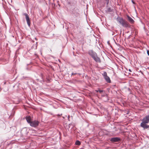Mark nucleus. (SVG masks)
I'll list each match as a JSON object with an SVG mask.
<instances>
[{
    "label": "nucleus",
    "mask_w": 149,
    "mask_h": 149,
    "mask_svg": "<svg viewBox=\"0 0 149 149\" xmlns=\"http://www.w3.org/2000/svg\"><path fill=\"white\" fill-rule=\"evenodd\" d=\"M117 21L120 24H121L123 26L126 27L129 26V25L128 23L123 18L118 17L117 18Z\"/></svg>",
    "instance_id": "obj_1"
},
{
    "label": "nucleus",
    "mask_w": 149,
    "mask_h": 149,
    "mask_svg": "<svg viewBox=\"0 0 149 149\" xmlns=\"http://www.w3.org/2000/svg\"><path fill=\"white\" fill-rule=\"evenodd\" d=\"M103 76L104 77L105 80L108 83H110L111 80L110 78L108 77L107 75V73L106 72H104L102 74Z\"/></svg>",
    "instance_id": "obj_2"
},
{
    "label": "nucleus",
    "mask_w": 149,
    "mask_h": 149,
    "mask_svg": "<svg viewBox=\"0 0 149 149\" xmlns=\"http://www.w3.org/2000/svg\"><path fill=\"white\" fill-rule=\"evenodd\" d=\"M39 123V122L38 121L35 120L31 122L30 125L31 126L35 127L38 126V125Z\"/></svg>",
    "instance_id": "obj_3"
},
{
    "label": "nucleus",
    "mask_w": 149,
    "mask_h": 149,
    "mask_svg": "<svg viewBox=\"0 0 149 149\" xmlns=\"http://www.w3.org/2000/svg\"><path fill=\"white\" fill-rule=\"evenodd\" d=\"M92 58L97 62H100V58L98 57L96 54L94 53L93 55L92 56Z\"/></svg>",
    "instance_id": "obj_4"
},
{
    "label": "nucleus",
    "mask_w": 149,
    "mask_h": 149,
    "mask_svg": "<svg viewBox=\"0 0 149 149\" xmlns=\"http://www.w3.org/2000/svg\"><path fill=\"white\" fill-rule=\"evenodd\" d=\"M147 123L145 122H142L141 124V126L144 129L148 128L149 127V125H148Z\"/></svg>",
    "instance_id": "obj_5"
},
{
    "label": "nucleus",
    "mask_w": 149,
    "mask_h": 149,
    "mask_svg": "<svg viewBox=\"0 0 149 149\" xmlns=\"http://www.w3.org/2000/svg\"><path fill=\"white\" fill-rule=\"evenodd\" d=\"M149 122V116H146L142 120V122L148 123Z\"/></svg>",
    "instance_id": "obj_6"
},
{
    "label": "nucleus",
    "mask_w": 149,
    "mask_h": 149,
    "mask_svg": "<svg viewBox=\"0 0 149 149\" xmlns=\"http://www.w3.org/2000/svg\"><path fill=\"white\" fill-rule=\"evenodd\" d=\"M25 15L26 16V19L27 22V23L29 26L30 25V22L29 18L27 14H26Z\"/></svg>",
    "instance_id": "obj_7"
},
{
    "label": "nucleus",
    "mask_w": 149,
    "mask_h": 149,
    "mask_svg": "<svg viewBox=\"0 0 149 149\" xmlns=\"http://www.w3.org/2000/svg\"><path fill=\"white\" fill-rule=\"evenodd\" d=\"M120 139L117 137L112 138L111 139L110 141L112 142H117Z\"/></svg>",
    "instance_id": "obj_8"
},
{
    "label": "nucleus",
    "mask_w": 149,
    "mask_h": 149,
    "mask_svg": "<svg viewBox=\"0 0 149 149\" xmlns=\"http://www.w3.org/2000/svg\"><path fill=\"white\" fill-rule=\"evenodd\" d=\"M127 18L128 21L131 23H133L134 22V20L131 17H129L128 16H127Z\"/></svg>",
    "instance_id": "obj_9"
},
{
    "label": "nucleus",
    "mask_w": 149,
    "mask_h": 149,
    "mask_svg": "<svg viewBox=\"0 0 149 149\" xmlns=\"http://www.w3.org/2000/svg\"><path fill=\"white\" fill-rule=\"evenodd\" d=\"M26 120H27V122L30 124V123L31 122V117L30 116H28L26 117Z\"/></svg>",
    "instance_id": "obj_10"
},
{
    "label": "nucleus",
    "mask_w": 149,
    "mask_h": 149,
    "mask_svg": "<svg viewBox=\"0 0 149 149\" xmlns=\"http://www.w3.org/2000/svg\"><path fill=\"white\" fill-rule=\"evenodd\" d=\"M75 144L77 145H79L80 144V142L79 141H77L75 142Z\"/></svg>",
    "instance_id": "obj_11"
},
{
    "label": "nucleus",
    "mask_w": 149,
    "mask_h": 149,
    "mask_svg": "<svg viewBox=\"0 0 149 149\" xmlns=\"http://www.w3.org/2000/svg\"><path fill=\"white\" fill-rule=\"evenodd\" d=\"M96 91L97 92H99L100 93H101V92H102L103 91L102 90H98Z\"/></svg>",
    "instance_id": "obj_12"
},
{
    "label": "nucleus",
    "mask_w": 149,
    "mask_h": 149,
    "mask_svg": "<svg viewBox=\"0 0 149 149\" xmlns=\"http://www.w3.org/2000/svg\"><path fill=\"white\" fill-rule=\"evenodd\" d=\"M147 53L148 55L149 56V51L147 50Z\"/></svg>",
    "instance_id": "obj_13"
}]
</instances>
